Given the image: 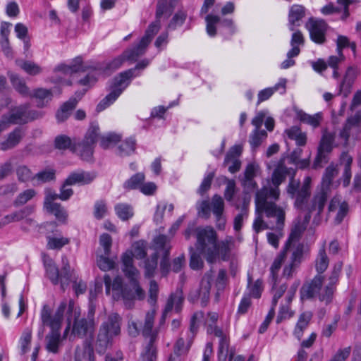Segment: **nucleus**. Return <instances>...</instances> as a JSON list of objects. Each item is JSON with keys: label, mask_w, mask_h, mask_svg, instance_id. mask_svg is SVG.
Wrapping results in <instances>:
<instances>
[{"label": "nucleus", "mask_w": 361, "mask_h": 361, "mask_svg": "<svg viewBox=\"0 0 361 361\" xmlns=\"http://www.w3.org/2000/svg\"><path fill=\"white\" fill-rule=\"evenodd\" d=\"M287 174V169L286 167L277 168L275 169L272 173L271 180L274 185V188H267L263 187L262 189H267L269 192L268 195L271 197V198L274 200H277L279 198L280 190L279 186L286 179Z\"/></svg>", "instance_id": "15"}, {"label": "nucleus", "mask_w": 361, "mask_h": 361, "mask_svg": "<svg viewBox=\"0 0 361 361\" xmlns=\"http://www.w3.org/2000/svg\"><path fill=\"white\" fill-rule=\"evenodd\" d=\"M267 189H261L256 192L255 206L256 212L259 214L264 212L268 218L276 219V231H281L284 226L286 212L284 209L276 203L268 201L271 197Z\"/></svg>", "instance_id": "5"}, {"label": "nucleus", "mask_w": 361, "mask_h": 361, "mask_svg": "<svg viewBox=\"0 0 361 361\" xmlns=\"http://www.w3.org/2000/svg\"><path fill=\"white\" fill-rule=\"evenodd\" d=\"M145 179V176L143 173H137L124 183L123 188L126 190L140 189Z\"/></svg>", "instance_id": "43"}, {"label": "nucleus", "mask_w": 361, "mask_h": 361, "mask_svg": "<svg viewBox=\"0 0 361 361\" xmlns=\"http://www.w3.org/2000/svg\"><path fill=\"white\" fill-rule=\"evenodd\" d=\"M305 27L310 32V39L314 43L322 44L326 42L328 25L324 20L310 18Z\"/></svg>", "instance_id": "11"}, {"label": "nucleus", "mask_w": 361, "mask_h": 361, "mask_svg": "<svg viewBox=\"0 0 361 361\" xmlns=\"http://www.w3.org/2000/svg\"><path fill=\"white\" fill-rule=\"evenodd\" d=\"M121 318L117 313L108 317L106 322L101 325L95 344L96 351L99 354H104L111 345L112 338L118 336L121 332Z\"/></svg>", "instance_id": "6"}, {"label": "nucleus", "mask_w": 361, "mask_h": 361, "mask_svg": "<svg viewBox=\"0 0 361 361\" xmlns=\"http://www.w3.org/2000/svg\"><path fill=\"white\" fill-rule=\"evenodd\" d=\"M331 153L324 152L323 151L317 149V156L314 160L312 164V169H318L323 167L324 164L329 162V155Z\"/></svg>", "instance_id": "63"}, {"label": "nucleus", "mask_w": 361, "mask_h": 361, "mask_svg": "<svg viewBox=\"0 0 361 361\" xmlns=\"http://www.w3.org/2000/svg\"><path fill=\"white\" fill-rule=\"evenodd\" d=\"M104 283L106 287V293L107 295L110 294L111 288H112L113 290H118L121 293L122 289L124 287L123 285V279L119 276H117L114 281H111L110 276L109 274H105L104 276Z\"/></svg>", "instance_id": "39"}, {"label": "nucleus", "mask_w": 361, "mask_h": 361, "mask_svg": "<svg viewBox=\"0 0 361 361\" xmlns=\"http://www.w3.org/2000/svg\"><path fill=\"white\" fill-rule=\"evenodd\" d=\"M154 243L156 252H161V255H170L171 245L170 240L165 235H159L154 238Z\"/></svg>", "instance_id": "32"}, {"label": "nucleus", "mask_w": 361, "mask_h": 361, "mask_svg": "<svg viewBox=\"0 0 361 361\" xmlns=\"http://www.w3.org/2000/svg\"><path fill=\"white\" fill-rule=\"evenodd\" d=\"M211 209L214 216H219L224 214V202L219 195H214L212 198Z\"/></svg>", "instance_id": "54"}, {"label": "nucleus", "mask_w": 361, "mask_h": 361, "mask_svg": "<svg viewBox=\"0 0 361 361\" xmlns=\"http://www.w3.org/2000/svg\"><path fill=\"white\" fill-rule=\"evenodd\" d=\"M217 240V233L213 227L198 226L195 247L197 251L205 257L209 263H214L219 255Z\"/></svg>", "instance_id": "4"}, {"label": "nucleus", "mask_w": 361, "mask_h": 361, "mask_svg": "<svg viewBox=\"0 0 361 361\" xmlns=\"http://www.w3.org/2000/svg\"><path fill=\"white\" fill-rule=\"evenodd\" d=\"M310 177H306L301 185L300 181L292 178L287 187V192L291 198H295L294 205L300 210L317 211V215H320L327 202L329 195L325 188L317 192L310 202H308L310 190Z\"/></svg>", "instance_id": "1"}, {"label": "nucleus", "mask_w": 361, "mask_h": 361, "mask_svg": "<svg viewBox=\"0 0 361 361\" xmlns=\"http://www.w3.org/2000/svg\"><path fill=\"white\" fill-rule=\"evenodd\" d=\"M158 253L154 252L149 258L147 259L145 262V275L146 277H152L155 273L158 263Z\"/></svg>", "instance_id": "48"}, {"label": "nucleus", "mask_w": 361, "mask_h": 361, "mask_svg": "<svg viewBox=\"0 0 361 361\" xmlns=\"http://www.w3.org/2000/svg\"><path fill=\"white\" fill-rule=\"evenodd\" d=\"M47 248L50 250H61L63 246L70 243V239L65 237L47 236Z\"/></svg>", "instance_id": "49"}, {"label": "nucleus", "mask_w": 361, "mask_h": 361, "mask_svg": "<svg viewBox=\"0 0 361 361\" xmlns=\"http://www.w3.org/2000/svg\"><path fill=\"white\" fill-rule=\"evenodd\" d=\"M23 135L24 131L21 127L16 128L8 134L6 140L1 143V149L6 151L15 147L20 142Z\"/></svg>", "instance_id": "23"}, {"label": "nucleus", "mask_w": 361, "mask_h": 361, "mask_svg": "<svg viewBox=\"0 0 361 361\" xmlns=\"http://www.w3.org/2000/svg\"><path fill=\"white\" fill-rule=\"evenodd\" d=\"M338 174V170L334 164H330L326 168L324 173L322 177V188L326 190L327 195H329V187L332 183L333 178Z\"/></svg>", "instance_id": "42"}, {"label": "nucleus", "mask_w": 361, "mask_h": 361, "mask_svg": "<svg viewBox=\"0 0 361 361\" xmlns=\"http://www.w3.org/2000/svg\"><path fill=\"white\" fill-rule=\"evenodd\" d=\"M313 317V313L311 311H305L302 312L296 323L295 327L293 331L294 336L300 340L303 336L304 331L307 328L310 321Z\"/></svg>", "instance_id": "21"}, {"label": "nucleus", "mask_w": 361, "mask_h": 361, "mask_svg": "<svg viewBox=\"0 0 361 361\" xmlns=\"http://www.w3.org/2000/svg\"><path fill=\"white\" fill-rule=\"evenodd\" d=\"M136 141L130 137L123 141L117 148V154L120 157L130 156L135 151Z\"/></svg>", "instance_id": "38"}, {"label": "nucleus", "mask_w": 361, "mask_h": 361, "mask_svg": "<svg viewBox=\"0 0 361 361\" xmlns=\"http://www.w3.org/2000/svg\"><path fill=\"white\" fill-rule=\"evenodd\" d=\"M329 259L326 253L324 246L323 245L319 250L315 260V269L317 274L322 275L329 267Z\"/></svg>", "instance_id": "34"}, {"label": "nucleus", "mask_w": 361, "mask_h": 361, "mask_svg": "<svg viewBox=\"0 0 361 361\" xmlns=\"http://www.w3.org/2000/svg\"><path fill=\"white\" fill-rule=\"evenodd\" d=\"M30 97L35 99L36 106L38 108L47 106L49 102L52 99L53 93L51 90L39 87L32 90L28 94Z\"/></svg>", "instance_id": "19"}, {"label": "nucleus", "mask_w": 361, "mask_h": 361, "mask_svg": "<svg viewBox=\"0 0 361 361\" xmlns=\"http://www.w3.org/2000/svg\"><path fill=\"white\" fill-rule=\"evenodd\" d=\"M252 281V276L248 275L247 287L250 288V295H252V297H254L255 298H260L261 293L262 291V284H263L262 280L257 279L254 283L253 286H251Z\"/></svg>", "instance_id": "60"}, {"label": "nucleus", "mask_w": 361, "mask_h": 361, "mask_svg": "<svg viewBox=\"0 0 361 361\" xmlns=\"http://www.w3.org/2000/svg\"><path fill=\"white\" fill-rule=\"evenodd\" d=\"M357 76V71L353 67H349L344 75L343 81L340 85V91L343 92L344 95L346 97L350 92V88L354 82Z\"/></svg>", "instance_id": "30"}, {"label": "nucleus", "mask_w": 361, "mask_h": 361, "mask_svg": "<svg viewBox=\"0 0 361 361\" xmlns=\"http://www.w3.org/2000/svg\"><path fill=\"white\" fill-rule=\"evenodd\" d=\"M44 264L46 270V275L54 285L61 283V274L54 262L50 259H44Z\"/></svg>", "instance_id": "27"}, {"label": "nucleus", "mask_w": 361, "mask_h": 361, "mask_svg": "<svg viewBox=\"0 0 361 361\" xmlns=\"http://www.w3.org/2000/svg\"><path fill=\"white\" fill-rule=\"evenodd\" d=\"M27 104L20 105L12 114L7 116L9 122L13 124L26 123V108Z\"/></svg>", "instance_id": "35"}, {"label": "nucleus", "mask_w": 361, "mask_h": 361, "mask_svg": "<svg viewBox=\"0 0 361 361\" xmlns=\"http://www.w3.org/2000/svg\"><path fill=\"white\" fill-rule=\"evenodd\" d=\"M205 21L207 23V32L211 36L214 37L216 34L215 25L220 22V18L217 16L207 15L205 17Z\"/></svg>", "instance_id": "62"}, {"label": "nucleus", "mask_w": 361, "mask_h": 361, "mask_svg": "<svg viewBox=\"0 0 361 361\" xmlns=\"http://www.w3.org/2000/svg\"><path fill=\"white\" fill-rule=\"evenodd\" d=\"M221 178L222 179L223 183H226V187L224 194V198L226 201L233 203V197L236 192L235 180L233 179H228L226 176H222Z\"/></svg>", "instance_id": "47"}, {"label": "nucleus", "mask_w": 361, "mask_h": 361, "mask_svg": "<svg viewBox=\"0 0 361 361\" xmlns=\"http://www.w3.org/2000/svg\"><path fill=\"white\" fill-rule=\"evenodd\" d=\"M49 327L51 329V331L46 336V348L49 352L57 353L61 342V328H54L53 326Z\"/></svg>", "instance_id": "22"}, {"label": "nucleus", "mask_w": 361, "mask_h": 361, "mask_svg": "<svg viewBox=\"0 0 361 361\" xmlns=\"http://www.w3.org/2000/svg\"><path fill=\"white\" fill-rule=\"evenodd\" d=\"M32 339V331L30 329H25L20 338L21 354L24 355L30 350V345Z\"/></svg>", "instance_id": "55"}, {"label": "nucleus", "mask_w": 361, "mask_h": 361, "mask_svg": "<svg viewBox=\"0 0 361 361\" xmlns=\"http://www.w3.org/2000/svg\"><path fill=\"white\" fill-rule=\"evenodd\" d=\"M121 135L114 133H110L106 135L101 137L100 146L103 149H106L111 146V145L116 144L121 141Z\"/></svg>", "instance_id": "57"}, {"label": "nucleus", "mask_w": 361, "mask_h": 361, "mask_svg": "<svg viewBox=\"0 0 361 361\" xmlns=\"http://www.w3.org/2000/svg\"><path fill=\"white\" fill-rule=\"evenodd\" d=\"M178 0H159L157 5L156 19L160 20L161 16L166 15L169 17L176 6Z\"/></svg>", "instance_id": "25"}, {"label": "nucleus", "mask_w": 361, "mask_h": 361, "mask_svg": "<svg viewBox=\"0 0 361 361\" xmlns=\"http://www.w3.org/2000/svg\"><path fill=\"white\" fill-rule=\"evenodd\" d=\"M75 150L73 153L78 154L80 158L85 161H93V153L94 145L85 141L75 142Z\"/></svg>", "instance_id": "20"}, {"label": "nucleus", "mask_w": 361, "mask_h": 361, "mask_svg": "<svg viewBox=\"0 0 361 361\" xmlns=\"http://www.w3.org/2000/svg\"><path fill=\"white\" fill-rule=\"evenodd\" d=\"M148 45L149 44H147L145 42L140 39L139 43L136 44L133 48L126 49L123 51L126 60L131 62L137 61V59L140 56L145 54Z\"/></svg>", "instance_id": "26"}, {"label": "nucleus", "mask_w": 361, "mask_h": 361, "mask_svg": "<svg viewBox=\"0 0 361 361\" xmlns=\"http://www.w3.org/2000/svg\"><path fill=\"white\" fill-rule=\"evenodd\" d=\"M293 233L290 234L288 240L286 242L285 247L283 250L278 255V256L275 258L271 268V282H272V289H274L276 285V281L278 277V271L281 269V267L284 262L286 252L289 248V246L291 243V238L293 236Z\"/></svg>", "instance_id": "16"}, {"label": "nucleus", "mask_w": 361, "mask_h": 361, "mask_svg": "<svg viewBox=\"0 0 361 361\" xmlns=\"http://www.w3.org/2000/svg\"><path fill=\"white\" fill-rule=\"evenodd\" d=\"M187 13L179 10L172 17L171 20L169 21L166 30H175L177 27L182 26L186 18H187Z\"/></svg>", "instance_id": "45"}, {"label": "nucleus", "mask_w": 361, "mask_h": 361, "mask_svg": "<svg viewBox=\"0 0 361 361\" xmlns=\"http://www.w3.org/2000/svg\"><path fill=\"white\" fill-rule=\"evenodd\" d=\"M335 140V135L328 131H324L317 149L324 152L331 153L334 148V142Z\"/></svg>", "instance_id": "36"}, {"label": "nucleus", "mask_w": 361, "mask_h": 361, "mask_svg": "<svg viewBox=\"0 0 361 361\" xmlns=\"http://www.w3.org/2000/svg\"><path fill=\"white\" fill-rule=\"evenodd\" d=\"M62 263L63 268L61 273V288L64 291L72 280V274L70 270L71 267L68 260L66 257L62 258Z\"/></svg>", "instance_id": "41"}, {"label": "nucleus", "mask_w": 361, "mask_h": 361, "mask_svg": "<svg viewBox=\"0 0 361 361\" xmlns=\"http://www.w3.org/2000/svg\"><path fill=\"white\" fill-rule=\"evenodd\" d=\"M114 209L117 216L123 221L128 220L132 218L134 214L133 207L128 204H117Z\"/></svg>", "instance_id": "44"}, {"label": "nucleus", "mask_w": 361, "mask_h": 361, "mask_svg": "<svg viewBox=\"0 0 361 361\" xmlns=\"http://www.w3.org/2000/svg\"><path fill=\"white\" fill-rule=\"evenodd\" d=\"M67 307L66 300L62 301L58 307L54 315L52 317L51 308L48 305H44L41 312V319L44 326L61 328L63 314Z\"/></svg>", "instance_id": "10"}, {"label": "nucleus", "mask_w": 361, "mask_h": 361, "mask_svg": "<svg viewBox=\"0 0 361 361\" xmlns=\"http://www.w3.org/2000/svg\"><path fill=\"white\" fill-rule=\"evenodd\" d=\"M213 279V271H207L200 283V287L190 292L188 298V300L192 303H195L200 299L202 307H206L209 301Z\"/></svg>", "instance_id": "8"}, {"label": "nucleus", "mask_w": 361, "mask_h": 361, "mask_svg": "<svg viewBox=\"0 0 361 361\" xmlns=\"http://www.w3.org/2000/svg\"><path fill=\"white\" fill-rule=\"evenodd\" d=\"M267 136V133L264 130H259V129H255L250 137V143L252 149H255L258 147Z\"/></svg>", "instance_id": "59"}, {"label": "nucleus", "mask_w": 361, "mask_h": 361, "mask_svg": "<svg viewBox=\"0 0 361 361\" xmlns=\"http://www.w3.org/2000/svg\"><path fill=\"white\" fill-rule=\"evenodd\" d=\"M229 343L226 337L220 339L218 350L219 361H226L228 355Z\"/></svg>", "instance_id": "64"}, {"label": "nucleus", "mask_w": 361, "mask_h": 361, "mask_svg": "<svg viewBox=\"0 0 361 361\" xmlns=\"http://www.w3.org/2000/svg\"><path fill=\"white\" fill-rule=\"evenodd\" d=\"M154 314V310L146 314L142 334L144 337L149 338V341L145 348V352L141 355V361H157V349L154 345V342L157 339V333L152 331Z\"/></svg>", "instance_id": "7"}, {"label": "nucleus", "mask_w": 361, "mask_h": 361, "mask_svg": "<svg viewBox=\"0 0 361 361\" xmlns=\"http://www.w3.org/2000/svg\"><path fill=\"white\" fill-rule=\"evenodd\" d=\"M343 267L342 262H338L334 264L333 270L331 271V276H329V283L324 288V294H322L319 295V300L322 302H325L326 304H329L331 302L334 291V285L336 283L339 274L341 271Z\"/></svg>", "instance_id": "14"}, {"label": "nucleus", "mask_w": 361, "mask_h": 361, "mask_svg": "<svg viewBox=\"0 0 361 361\" xmlns=\"http://www.w3.org/2000/svg\"><path fill=\"white\" fill-rule=\"evenodd\" d=\"M305 16V8L301 5H293L290 7L288 13V26L291 31L301 25L302 19Z\"/></svg>", "instance_id": "18"}, {"label": "nucleus", "mask_w": 361, "mask_h": 361, "mask_svg": "<svg viewBox=\"0 0 361 361\" xmlns=\"http://www.w3.org/2000/svg\"><path fill=\"white\" fill-rule=\"evenodd\" d=\"M10 80L15 89L21 94L27 95L29 94V89L25 82L16 75L11 73L9 75Z\"/></svg>", "instance_id": "53"}, {"label": "nucleus", "mask_w": 361, "mask_h": 361, "mask_svg": "<svg viewBox=\"0 0 361 361\" xmlns=\"http://www.w3.org/2000/svg\"><path fill=\"white\" fill-rule=\"evenodd\" d=\"M161 27L160 20L155 19L151 23L145 31L144 36L141 38L142 40L149 44L154 37L159 31Z\"/></svg>", "instance_id": "46"}, {"label": "nucleus", "mask_w": 361, "mask_h": 361, "mask_svg": "<svg viewBox=\"0 0 361 361\" xmlns=\"http://www.w3.org/2000/svg\"><path fill=\"white\" fill-rule=\"evenodd\" d=\"M75 141H73L68 135L62 134L55 137L54 146L59 150L70 149L73 152L75 150Z\"/></svg>", "instance_id": "31"}, {"label": "nucleus", "mask_w": 361, "mask_h": 361, "mask_svg": "<svg viewBox=\"0 0 361 361\" xmlns=\"http://www.w3.org/2000/svg\"><path fill=\"white\" fill-rule=\"evenodd\" d=\"M109 255H99L97 259L98 267L104 271H107L114 268L115 262L109 257Z\"/></svg>", "instance_id": "61"}, {"label": "nucleus", "mask_w": 361, "mask_h": 361, "mask_svg": "<svg viewBox=\"0 0 361 361\" xmlns=\"http://www.w3.org/2000/svg\"><path fill=\"white\" fill-rule=\"evenodd\" d=\"M154 243L156 252H161V255H170L171 245L170 240L165 235H159L154 238Z\"/></svg>", "instance_id": "33"}, {"label": "nucleus", "mask_w": 361, "mask_h": 361, "mask_svg": "<svg viewBox=\"0 0 361 361\" xmlns=\"http://www.w3.org/2000/svg\"><path fill=\"white\" fill-rule=\"evenodd\" d=\"M126 60V58L123 53L121 55L118 56L113 60L105 63V65L100 68L105 73H112L119 68L123 62Z\"/></svg>", "instance_id": "50"}, {"label": "nucleus", "mask_w": 361, "mask_h": 361, "mask_svg": "<svg viewBox=\"0 0 361 361\" xmlns=\"http://www.w3.org/2000/svg\"><path fill=\"white\" fill-rule=\"evenodd\" d=\"M16 64L30 75H39L42 71V68L38 64L31 61L16 60Z\"/></svg>", "instance_id": "40"}, {"label": "nucleus", "mask_w": 361, "mask_h": 361, "mask_svg": "<svg viewBox=\"0 0 361 361\" xmlns=\"http://www.w3.org/2000/svg\"><path fill=\"white\" fill-rule=\"evenodd\" d=\"M95 172H87L84 171L73 172L70 173L66 179V184L75 185H86L90 183L96 178Z\"/></svg>", "instance_id": "17"}, {"label": "nucleus", "mask_w": 361, "mask_h": 361, "mask_svg": "<svg viewBox=\"0 0 361 361\" xmlns=\"http://www.w3.org/2000/svg\"><path fill=\"white\" fill-rule=\"evenodd\" d=\"M122 271L128 279V283L126 284L121 293L126 305L131 307L132 302L135 300H142L145 297V290L140 287L137 280L139 271L133 265L132 255L127 253L122 257Z\"/></svg>", "instance_id": "3"}, {"label": "nucleus", "mask_w": 361, "mask_h": 361, "mask_svg": "<svg viewBox=\"0 0 361 361\" xmlns=\"http://www.w3.org/2000/svg\"><path fill=\"white\" fill-rule=\"evenodd\" d=\"M80 312L74 311V322L72 333L80 338L92 336L94 331V313L90 312L87 317L80 318Z\"/></svg>", "instance_id": "9"}, {"label": "nucleus", "mask_w": 361, "mask_h": 361, "mask_svg": "<svg viewBox=\"0 0 361 361\" xmlns=\"http://www.w3.org/2000/svg\"><path fill=\"white\" fill-rule=\"evenodd\" d=\"M149 64V60L144 59L134 68L123 71L114 77L109 86L110 92L97 105L96 111L101 112L112 104L130 84L132 79L140 75L139 71L144 70Z\"/></svg>", "instance_id": "2"}, {"label": "nucleus", "mask_w": 361, "mask_h": 361, "mask_svg": "<svg viewBox=\"0 0 361 361\" xmlns=\"http://www.w3.org/2000/svg\"><path fill=\"white\" fill-rule=\"evenodd\" d=\"M286 82V79L281 78L274 87H267L259 91L257 95V104H260L261 102L269 99L274 93L278 91L280 88H282L283 90V92H285Z\"/></svg>", "instance_id": "28"}, {"label": "nucleus", "mask_w": 361, "mask_h": 361, "mask_svg": "<svg viewBox=\"0 0 361 361\" xmlns=\"http://www.w3.org/2000/svg\"><path fill=\"white\" fill-rule=\"evenodd\" d=\"M190 252V267L193 270H200L204 267V262L200 256L202 253L194 250L193 247H189Z\"/></svg>", "instance_id": "51"}, {"label": "nucleus", "mask_w": 361, "mask_h": 361, "mask_svg": "<svg viewBox=\"0 0 361 361\" xmlns=\"http://www.w3.org/2000/svg\"><path fill=\"white\" fill-rule=\"evenodd\" d=\"M324 279V277L322 275L317 274L310 281L304 283L300 290V300L302 301L312 300L316 296L319 297V295L324 294V290L320 293Z\"/></svg>", "instance_id": "12"}, {"label": "nucleus", "mask_w": 361, "mask_h": 361, "mask_svg": "<svg viewBox=\"0 0 361 361\" xmlns=\"http://www.w3.org/2000/svg\"><path fill=\"white\" fill-rule=\"evenodd\" d=\"M133 246V249H134L133 252H126L122 255V257L127 253H130L132 255L133 259V257H135V258H137L138 259H144L146 257L147 251H146V246H145L144 242H142V241L135 242Z\"/></svg>", "instance_id": "58"}, {"label": "nucleus", "mask_w": 361, "mask_h": 361, "mask_svg": "<svg viewBox=\"0 0 361 361\" xmlns=\"http://www.w3.org/2000/svg\"><path fill=\"white\" fill-rule=\"evenodd\" d=\"M36 195V191L34 189H27L20 193L15 200L13 205L16 207L24 205Z\"/></svg>", "instance_id": "52"}, {"label": "nucleus", "mask_w": 361, "mask_h": 361, "mask_svg": "<svg viewBox=\"0 0 361 361\" xmlns=\"http://www.w3.org/2000/svg\"><path fill=\"white\" fill-rule=\"evenodd\" d=\"M361 130V111H357L353 116L348 117L339 133L341 138L348 142L350 136L357 137Z\"/></svg>", "instance_id": "13"}, {"label": "nucleus", "mask_w": 361, "mask_h": 361, "mask_svg": "<svg viewBox=\"0 0 361 361\" xmlns=\"http://www.w3.org/2000/svg\"><path fill=\"white\" fill-rule=\"evenodd\" d=\"M78 99L70 98L64 102L56 113V118L59 123L64 122L71 114L72 111L76 107Z\"/></svg>", "instance_id": "24"}, {"label": "nucleus", "mask_w": 361, "mask_h": 361, "mask_svg": "<svg viewBox=\"0 0 361 361\" xmlns=\"http://www.w3.org/2000/svg\"><path fill=\"white\" fill-rule=\"evenodd\" d=\"M297 118L302 123L309 124L314 128H317L319 126L322 120V116L320 114H316L313 116L309 115L302 110H298L296 111Z\"/></svg>", "instance_id": "37"}, {"label": "nucleus", "mask_w": 361, "mask_h": 361, "mask_svg": "<svg viewBox=\"0 0 361 361\" xmlns=\"http://www.w3.org/2000/svg\"><path fill=\"white\" fill-rule=\"evenodd\" d=\"M99 135V127L97 123H92L85 135L84 140L95 145Z\"/></svg>", "instance_id": "56"}, {"label": "nucleus", "mask_w": 361, "mask_h": 361, "mask_svg": "<svg viewBox=\"0 0 361 361\" xmlns=\"http://www.w3.org/2000/svg\"><path fill=\"white\" fill-rule=\"evenodd\" d=\"M44 209L48 213L53 214L60 224L66 225L68 224V212L60 203L52 204L47 208H44Z\"/></svg>", "instance_id": "29"}]
</instances>
